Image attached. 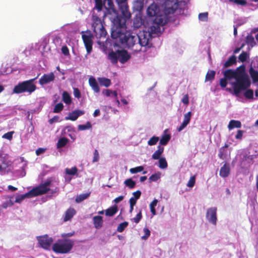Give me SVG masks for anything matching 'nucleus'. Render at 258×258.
Here are the masks:
<instances>
[{
    "label": "nucleus",
    "mask_w": 258,
    "mask_h": 258,
    "mask_svg": "<svg viewBox=\"0 0 258 258\" xmlns=\"http://www.w3.org/2000/svg\"><path fill=\"white\" fill-rule=\"evenodd\" d=\"M147 15L149 17L154 18H156L158 16H163L160 14L159 7L155 3H153L148 7Z\"/></svg>",
    "instance_id": "10"
},
{
    "label": "nucleus",
    "mask_w": 258,
    "mask_h": 258,
    "mask_svg": "<svg viewBox=\"0 0 258 258\" xmlns=\"http://www.w3.org/2000/svg\"><path fill=\"white\" fill-rule=\"evenodd\" d=\"M144 167L142 166H138L135 168H131L130 171L132 174L141 172L143 170Z\"/></svg>",
    "instance_id": "52"
},
{
    "label": "nucleus",
    "mask_w": 258,
    "mask_h": 258,
    "mask_svg": "<svg viewBox=\"0 0 258 258\" xmlns=\"http://www.w3.org/2000/svg\"><path fill=\"white\" fill-rule=\"evenodd\" d=\"M165 24L164 16H158L152 20L151 25L149 27L148 31L150 34H157L160 32V27Z\"/></svg>",
    "instance_id": "6"
},
{
    "label": "nucleus",
    "mask_w": 258,
    "mask_h": 258,
    "mask_svg": "<svg viewBox=\"0 0 258 258\" xmlns=\"http://www.w3.org/2000/svg\"><path fill=\"white\" fill-rule=\"evenodd\" d=\"M82 37L87 52L88 53H90L92 50V36L91 35L83 34Z\"/></svg>",
    "instance_id": "13"
},
{
    "label": "nucleus",
    "mask_w": 258,
    "mask_h": 258,
    "mask_svg": "<svg viewBox=\"0 0 258 258\" xmlns=\"http://www.w3.org/2000/svg\"><path fill=\"white\" fill-rule=\"evenodd\" d=\"M28 197V198H31V194H30V191L24 195H18L16 197L15 202L17 203H21L23 200L25 199V198Z\"/></svg>",
    "instance_id": "32"
},
{
    "label": "nucleus",
    "mask_w": 258,
    "mask_h": 258,
    "mask_svg": "<svg viewBox=\"0 0 258 258\" xmlns=\"http://www.w3.org/2000/svg\"><path fill=\"white\" fill-rule=\"evenodd\" d=\"M89 84L95 93H99L100 88L99 85L94 77H91L89 79Z\"/></svg>",
    "instance_id": "21"
},
{
    "label": "nucleus",
    "mask_w": 258,
    "mask_h": 258,
    "mask_svg": "<svg viewBox=\"0 0 258 258\" xmlns=\"http://www.w3.org/2000/svg\"><path fill=\"white\" fill-rule=\"evenodd\" d=\"M248 54L246 52L242 51V53L239 55V60L242 62L245 61L247 58Z\"/></svg>",
    "instance_id": "49"
},
{
    "label": "nucleus",
    "mask_w": 258,
    "mask_h": 258,
    "mask_svg": "<svg viewBox=\"0 0 258 258\" xmlns=\"http://www.w3.org/2000/svg\"><path fill=\"white\" fill-rule=\"evenodd\" d=\"M13 134H14V132H8V133L5 134L3 136V138L10 140L13 138Z\"/></svg>",
    "instance_id": "62"
},
{
    "label": "nucleus",
    "mask_w": 258,
    "mask_h": 258,
    "mask_svg": "<svg viewBox=\"0 0 258 258\" xmlns=\"http://www.w3.org/2000/svg\"><path fill=\"white\" fill-rule=\"evenodd\" d=\"M99 159V155L97 150L95 149L94 153V157L93 159V162L98 161Z\"/></svg>",
    "instance_id": "63"
},
{
    "label": "nucleus",
    "mask_w": 258,
    "mask_h": 258,
    "mask_svg": "<svg viewBox=\"0 0 258 258\" xmlns=\"http://www.w3.org/2000/svg\"><path fill=\"white\" fill-rule=\"evenodd\" d=\"M84 114V112L80 110H75L72 112L69 113L68 116L65 117L66 120L75 121L80 115Z\"/></svg>",
    "instance_id": "17"
},
{
    "label": "nucleus",
    "mask_w": 258,
    "mask_h": 258,
    "mask_svg": "<svg viewBox=\"0 0 258 258\" xmlns=\"http://www.w3.org/2000/svg\"><path fill=\"white\" fill-rule=\"evenodd\" d=\"M143 231L144 233V235L141 237V238L142 239L145 240H147L148 238L150 236L151 232L150 230L147 228H144L143 229Z\"/></svg>",
    "instance_id": "51"
},
{
    "label": "nucleus",
    "mask_w": 258,
    "mask_h": 258,
    "mask_svg": "<svg viewBox=\"0 0 258 258\" xmlns=\"http://www.w3.org/2000/svg\"><path fill=\"white\" fill-rule=\"evenodd\" d=\"M128 223L127 222H123L119 224L117 228V231L118 232H122L125 228L127 226Z\"/></svg>",
    "instance_id": "47"
},
{
    "label": "nucleus",
    "mask_w": 258,
    "mask_h": 258,
    "mask_svg": "<svg viewBox=\"0 0 258 258\" xmlns=\"http://www.w3.org/2000/svg\"><path fill=\"white\" fill-rule=\"evenodd\" d=\"M241 126V122L239 120H231L228 125L229 130H231L234 128H240Z\"/></svg>",
    "instance_id": "29"
},
{
    "label": "nucleus",
    "mask_w": 258,
    "mask_h": 258,
    "mask_svg": "<svg viewBox=\"0 0 258 258\" xmlns=\"http://www.w3.org/2000/svg\"><path fill=\"white\" fill-rule=\"evenodd\" d=\"M159 167L161 169H165L168 166L167 162L165 158L159 159Z\"/></svg>",
    "instance_id": "43"
},
{
    "label": "nucleus",
    "mask_w": 258,
    "mask_h": 258,
    "mask_svg": "<svg viewBox=\"0 0 258 258\" xmlns=\"http://www.w3.org/2000/svg\"><path fill=\"white\" fill-rule=\"evenodd\" d=\"M74 241L70 239H58L52 246V250L56 253H68L73 248Z\"/></svg>",
    "instance_id": "3"
},
{
    "label": "nucleus",
    "mask_w": 258,
    "mask_h": 258,
    "mask_svg": "<svg viewBox=\"0 0 258 258\" xmlns=\"http://www.w3.org/2000/svg\"><path fill=\"white\" fill-rule=\"evenodd\" d=\"M63 108V105L61 103H57L55 105L54 109V113H59L60 112Z\"/></svg>",
    "instance_id": "50"
},
{
    "label": "nucleus",
    "mask_w": 258,
    "mask_h": 258,
    "mask_svg": "<svg viewBox=\"0 0 258 258\" xmlns=\"http://www.w3.org/2000/svg\"><path fill=\"white\" fill-rule=\"evenodd\" d=\"M206 218L210 223L216 225L217 222V208L212 207L208 209L206 213Z\"/></svg>",
    "instance_id": "11"
},
{
    "label": "nucleus",
    "mask_w": 258,
    "mask_h": 258,
    "mask_svg": "<svg viewBox=\"0 0 258 258\" xmlns=\"http://www.w3.org/2000/svg\"><path fill=\"white\" fill-rule=\"evenodd\" d=\"M95 8L100 11L102 9V0H95Z\"/></svg>",
    "instance_id": "58"
},
{
    "label": "nucleus",
    "mask_w": 258,
    "mask_h": 258,
    "mask_svg": "<svg viewBox=\"0 0 258 258\" xmlns=\"http://www.w3.org/2000/svg\"><path fill=\"white\" fill-rule=\"evenodd\" d=\"M118 60L121 63H124L131 58V55L128 54V52L124 50H117Z\"/></svg>",
    "instance_id": "15"
},
{
    "label": "nucleus",
    "mask_w": 258,
    "mask_h": 258,
    "mask_svg": "<svg viewBox=\"0 0 258 258\" xmlns=\"http://www.w3.org/2000/svg\"><path fill=\"white\" fill-rule=\"evenodd\" d=\"M121 11V14L117 15L114 19V25L112 28L111 32L115 30L120 32H124L125 30L126 20L131 18V14L127 7H124Z\"/></svg>",
    "instance_id": "2"
},
{
    "label": "nucleus",
    "mask_w": 258,
    "mask_h": 258,
    "mask_svg": "<svg viewBox=\"0 0 258 258\" xmlns=\"http://www.w3.org/2000/svg\"><path fill=\"white\" fill-rule=\"evenodd\" d=\"M157 148V150H156L152 156V158L154 160H158L161 158L160 157L164 152V147L159 145Z\"/></svg>",
    "instance_id": "25"
},
{
    "label": "nucleus",
    "mask_w": 258,
    "mask_h": 258,
    "mask_svg": "<svg viewBox=\"0 0 258 258\" xmlns=\"http://www.w3.org/2000/svg\"><path fill=\"white\" fill-rule=\"evenodd\" d=\"M181 101L183 104L185 105H187L189 103V97L187 94L184 95L181 100Z\"/></svg>",
    "instance_id": "64"
},
{
    "label": "nucleus",
    "mask_w": 258,
    "mask_h": 258,
    "mask_svg": "<svg viewBox=\"0 0 258 258\" xmlns=\"http://www.w3.org/2000/svg\"><path fill=\"white\" fill-rule=\"evenodd\" d=\"M230 172V168L229 164L225 163L223 166L220 168L219 175L221 177L225 178L229 176Z\"/></svg>",
    "instance_id": "18"
},
{
    "label": "nucleus",
    "mask_w": 258,
    "mask_h": 258,
    "mask_svg": "<svg viewBox=\"0 0 258 258\" xmlns=\"http://www.w3.org/2000/svg\"><path fill=\"white\" fill-rule=\"evenodd\" d=\"M50 188L49 187H45L42 184H40L38 186L32 188L30 191V194H31V197H35L47 193Z\"/></svg>",
    "instance_id": "12"
},
{
    "label": "nucleus",
    "mask_w": 258,
    "mask_h": 258,
    "mask_svg": "<svg viewBox=\"0 0 258 258\" xmlns=\"http://www.w3.org/2000/svg\"><path fill=\"white\" fill-rule=\"evenodd\" d=\"M133 27L135 28H139L143 25V19L141 17L136 16L133 20Z\"/></svg>",
    "instance_id": "30"
},
{
    "label": "nucleus",
    "mask_w": 258,
    "mask_h": 258,
    "mask_svg": "<svg viewBox=\"0 0 258 258\" xmlns=\"http://www.w3.org/2000/svg\"><path fill=\"white\" fill-rule=\"evenodd\" d=\"M92 19V27L93 28V29L95 28L96 27H99L103 25L101 19L98 16L93 15Z\"/></svg>",
    "instance_id": "31"
},
{
    "label": "nucleus",
    "mask_w": 258,
    "mask_h": 258,
    "mask_svg": "<svg viewBox=\"0 0 258 258\" xmlns=\"http://www.w3.org/2000/svg\"><path fill=\"white\" fill-rule=\"evenodd\" d=\"M160 174L159 173V174L155 173L154 174H152L149 178V180L151 182H152V181H156L157 180H158V179L160 178Z\"/></svg>",
    "instance_id": "56"
},
{
    "label": "nucleus",
    "mask_w": 258,
    "mask_h": 258,
    "mask_svg": "<svg viewBox=\"0 0 258 258\" xmlns=\"http://www.w3.org/2000/svg\"><path fill=\"white\" fill-rule=\"evenodd\" d=\"M124 184L130 189L134 188L136 186V182L132 178H128L124 181Z\"/></svg>",
    "instance_id": "39"
},
{
    "label": "nucleus",
    "mask_w": 258,
    "mask_h": 258,
    "mask_svg": "<svg viewBox=\"0 0 258 258\" xmlns=\"http://www.w3.org/2000/svg\"><path fill=\"white\" fill-rule=\"evenodd\" d=\"M236 63V56L234 55L231 56L224 63V68L231 67Z\"/></svg>",
    "instance_id": "28"
},
{
    "label": "nucleus",
    "mask_w": 258,
    "mask_h": 258,
    "mask_svg": "<svg viewBox=\"0 0 258 258\" xmlns=\"http://www.w3.org/2000/svg\"><path fill=\"white\" fill-rule=\"evenodd\" d=\"M6 156L7 155H6V156H3L2 154H0V158H1V161L3 164L0 165V174L2 175L9 173L10 171V169H7V168H8L9 166V162L7 161L6 158Z\"/></svg>",
    "instance_id": "14"
},
{
    "label": "nucleus",
    "mask_w": 258,
    "mask_h": 258,
    "mask_svg": "<svg viewBox=\"0 0 258 258\" xmlns=\"http://www.w3.org/2000/svg\"><path fill=\"white\" fill-rule=\"evenodd\" d=\"M92 127V125L89 121H87L85 124H80L78 125V130L84 131L90 129Z\"/></svg>",
    "instance_id": "45"
},
{
    "label": "nucleus",
    "mask_w": 258,
    "mask_h": 258,
    "mask_svg": "<svg viewBox=\"0 0 258 258\" xmlns=\"http://www.w3.org/2000/svg\"><path fill=\"white\" fill-rule=\"evenodd\" d=\"M226 153L227 150L224 148H221L219 150L218 157L221 159H224L226 158Z\"/></svg>",
    "instance_id": "48"
},
{
    "label": "nucleus",
    "mask_w": 258,
    "mask_h": 258,
    "mask_svg": "<svg viewBox=\"0 0 258 258\" xmlns=\"http://www.w3.org/2000/svg\"><path fill=\"white\" fill-rule=\"evenodd\" d=\"M179 6L178 0H166L165 3L164 13L165 15L173 14Z\"/></svg>",
    "instance_id": "8"
},
{
    "label": "nucleus",
    "mask_w": 258,
    "mask_h": 258,
    "mask_svg": "<svg viewBox=\"0 0 258 258\" xmlns=\"http://www.w3.org/2000/svg\"><path fill=\"white\" fill-rule=\"evenodd\" d=\"M227 79L225 78L224 77L223 78H221L220 80V86L224 88H225L227 85Z\"/></svg>",
    "instance_id": "61"
},
{
    "label": "nucleus",
    "mask_w": 258,
    "mask_h": 258,
    "mask_svg": "<svg viewBox=\"0 0 258 258\" xmlns=\"http://www.w3.org/2000/svg\"><path fill=\"white\" fill-rule=\"evenodd\" d=\"M36 238L40 246L45 249H48L53 241L52 238L47 234L37 236Z\"/></svg>",
    "instance_id": "9"
},
{
    "label": "nucleus",
    "mask_w": 258,
    "mask_h": 258,
    "mask_svg": "<svg viewBox=\"0 0 258 258\" xmlns=\"http://www.w3.org/2000/svg\"><path fill=\"white\" fill-rule=\"evenodd\" d=\"M170 135L165 134L163 135L160 140V144L161 145H166L170 140Z\"/></svg>",
    "instance_id": "36"
},
{
    "label": "nucleus",
    "mask_w": 258,
    "mask_h": 258,
    "mask_svg": "<svg viewBox=\"0 0 258 258\" xmlns=\"http://www.w3.org/2000/svg\"><path fill=\"white\" fill-rule=\"evenodd\" d=\"M62 100L67 104H70L72 102L71 97L66 91H64L62 93Z\"/></svg>",
    "instance_id": "35"
},
{
    "label": "nucleus",
    "mask_w": 258,
    "mask_h": 258,
    "mask_svg": "<svg viewBox=\"0 0 258 258\" xmlns=\"http://www.w3.org/2000/svg\"><path fill=\"white\" fill-rule=\"evenodd\" d=\"M93 222L94 227L96 229H100L103 226V217L101 216H95L93 218Z\"/></svg>",
    "instance_id": "20"
},
{
    "label": "nucleus",
    "mask_w": 258,
    "mask_h": 258,
    "mask_svg": "<svg viewBox=\"0 0 258 258\" xmlns=\"http://www.w3.org/2000/svg\"><path fill=\"white\" fill-rule=\"evenodd\" d=\"M159 140V138L156 136H153L150 138V139L148 141V144L149 146H153L156 145L158 141Z\"/></svg>",
    "instance_id": "46"
},
{
    "label": "nucleus",
    "mask_w": 258,
    "mask_h": 258,
    "mask_svg": "<svg viewBox=\"0 0 258 258\" xmlns=\"http://www.w3.org/2000/svg\"><path fill=\"white\" fill-rule=\"evenodd\" d=\"M245 41L246 43L251 47L254 46L256 44L253 37L251 35H248L246 36Z\"/></svg>",
    "instance_id": "42"
},
{
    "label": "nucleus",
    "mask_w": 258,
    "mask_h": 258,
    "mask_svg": "<svg viewBox=\"0 0 258 258\" xmlns=\"http://www.w3.org/2000/svg\"><path fill=\"white\" fill-rule=\"evenodd\" d=\"M36 79L37 77L18 83L14 87L13 92L15 94H20L24 92L31 94L36 89V86L34 84V81Z\"/></svg>",
    "instance_id": "5"
},
{
    "label": "nucleus",
    "mask_w": 258,
    "mask_h": 258,
    "mask_svg": "<svg viewBox=\"0 0 258 258\" xmlns=\"http://www.w3.org/2000/svg\"><path fill=\"white\" fill-rule=\"evenodd\" d=\"M75 214L76 211L74 208H70L68 209L65 213L63 221L66 222L71 220Z\"/></svg>",
    "instance_id": "23"
},
{
    "label": "nucleus",
    "mask_w": 258,
    "mask_h": 258,
    "mask_svg": "<svg viewBox=\"0 0 258 258\" xmlns=\"http://www.w3.org/2000/svg\"><path fill=\"white\" fill-rule=\"evenodd\" d=\"M116 1L118 4L121 10H122V8H124V7H127L128 8V6L125 3L126 0H116Z\"/></svg>",
    "instance_id": "60"
},
{
    "label": "nucleus",
    "mask_w": 258,
    "mask_h": 258,
    "mask_svg": "<svg viewBox=\"0 0 258 258\" xmlns=\"http://www.w3.org/2000/svg\"><path fill=\"white\" fill-rule=\"evenodd\" d=\"M215 74L216 72L214 71H208L206 76V81H212L214 80L215 78Z\"/></svg>",
    "instance_id": "41"
},
{
    "label": "nucleus",
    "mask_w": 258,
    "mask_h": 258,
    "mask_svg": "<svg viewBox=\"0 0 258 258\" xmlns=\"http://www.w3.org/2000/svg\"><path fill=\"white\" fill-rule=\"evenodd\" d=\"M208 18V13L205 12L200 13L199 15V19L202 21H207Z\"/></svg>",
    "instance_id": "54"
},
{
    "label": "nucleus",
    "mask_w": 258,
    "mask_h": 258,
    "mask_svg": "<svg viewBox=\"0 0 258 258\" xmlns=\"http://www.w3.org/2000/svg\"><path fill=\"white\" fill-rule=\"evenodd\" d=\"M249 73L253 83H255L258 82V71L254 70L252 67H250L249 70Z\"/></svg>",
    "instance_id": "27"
},
{
    "label": "nucleus",
    "mask_w": 258,
    "mask_h": 258,
    "mask_svg": "<svg viewBox=\"0 0 258 258\" xmlns=\"http://www.w3.org/2000/svg\"><path fill=\"white\" fill-rule=\"evenodd\" d=\"M245 67L244 64H242L238 67L235 71L237 75H247V74L245 72Z\"/></svg>",
    "instance_id": "37"
},
{
    "label": "nucleus",
    "mask_w": 258,
    "mask_h": 258,
    "mask_svg": "<svg viewBox=\"0 0 258 258\" xmlns=\"http://www.w3.org/2000/svg\"><path fill=\"white\" fill-rule=\"evenodd\" d=\"M191 116V112L190 111L188 112L184 115L183 121L189 123Z\"/></svg>",
    "instance_id": "59"
},
{
    "label": "nucleus",
    "mask_w": 258,
    "mask_h": 258,
    "mask_svg": "<svg viewBox=\"0 0 258 258\" xmlns=\"http://www.w3.org/2000/svg\"><path fill=\"white\" fill-rule=\"evenodd\" d=\"M90 195V192L81 194L77 196L75 201L78 203H81V202L87 199L89 197Z\"/></svg>",
    "instance_id": "34"
},
{
    "label": "nucleus",
    "mask_w": 258,
    "mask_h": 258,
    "mask_svg": "<svg viewBox=\"0 0 258 258\" xmlns=\"http://www.w3.org/2000/svg\"><path fill=\"white\" fill-rule=\"evenodd\" d=\"M157 203L158 200L154 199L150 204V211L153 215L156 214V209L155 207L157 206Z\"/></svg>",
    "instance_id": "44"
},
{
    "label": "nucleus",
    "mask_w": 258,
    "mask_h": 258,
    "mask_svg": "<svg viewBox=\"0 0 258 258\" xmlns=\"http://www.w3.org/2000/svg\"><path fill=\"white\" fill-rule=\"evenodd\" d=\"M195 182H196V177H195V176H192L189 179V180L187 182V186L189 187H192L194 186Z\"/></svg>",
    "instance_id": "55"
},
{
    "label": "nucleus",
    "mask_w": 258,
    "mask_h": 258,
    "mask_svg": "<svg viewBox=\"0 0 258 258\" xmlns=\"http://www.w3.org/2000/svg\"><path fill=\"white\" fill-rule=\"evenodd\" d=\"M118 211V207L115 205L105 210V215L111 217L114 215Z\"/></svg>",
    "instance_id": "24"
},
{
    "label": "nucleus",
    "mask_w": 258,
    "mask_h": 258,
    "mask_svg": "<svg viewBox=\"0 0 258 258\" xmlns=\"http://www.w3.org/2000/svg\"><path fill=\"white\" fill-rule=\"evenodd\" d=\"M244 96L248 99H252L253 96V91L251 89H248L246 90L244 93Z\"/></svg>",
    "instance_id": "53"
},
{
    "label": "nucleus",
    "mask_w": 258,
    "mask_h": 258,
    "mask_svg": "<svg viewBox=\"0 0 258 258\" xmlns=\"http://www.w3.org/2000/svg\"><path fill=\"white\" fill-rule=\"evenodd\" d=\"M118 53L117 50L116 51H111L108 54V59L110 60L112 63L115 64L117 62L118 60Z\"/></svg>",
    "instance_id": "26"
},
{
    "label": "nucleus",
    "mask_w": 258,
    "mask_h": 258,
    "mask_svg": "<svg viewBox=\"0 0 258 258\" xmlns=\"http://www.w3.org/2000/svg\"><path fill=\"white\" fill-rule=\"evenodd\" d=\"M251 83L248 75H238L235 81L231 83L234 94L238 95L242 91L246 90L250 86Z\"/></svg>",
    "instance_id": "4"
},
{
    "label": "nucleus",
    "mask_w": 258,
    "mask_h": 258,
    "mask_svg": "<svg viewBox=\"0 0 258 258\" xmlns=\"http://www.w3.org/2000/svg\"><path fill=\"white\" fill-rule=\"evenodd\" d=\"M99 83L101 85L104 86L106 87H109L111 85V81L110 79L101 78L99 79Z\"/></svg>",
    "instance_id": "38"
},
{
    "label": "nucleus",
    "mask_w": 258,
    "mask_h": 258,
    "mask_svg": "<svg viewBox=\"0 0 258 258\" xmlns=\"http://www.w3.org/2000/svg\"><path fill=\"white\" fill-rule=\"evenodd\" d=\"M142 218V211L140 210L139 211V212L137 214L136 217L133 219V220H134V221L137 224L140 222V221L141 220Z\"/></svg>",
    "instance_id": "57"
},
{
    "label": "nucleus",
    "mask_w": 258,
    "mask_h": 258,
    "mask_svg": "<svg viewBox=\"0 0 258 258\" xmlns=\"http://www.w3.org/2000/svg\"><path fill=\"white\" fill-rule=\"evenodd\" d=\"M69 140L66 138H61L57 143V148H61L64 147L68 143Z\"/></svg>",
    "instance_id": "33"
},
{
    "label": "nucleus",
    "mask_w": 258,
    "mask_h": 258,
    "mask_svg": "<svg viewBox=\"0 0 258 258\" xmlns=\"http://www.w3.org/2000/svg\"><path fill=\"white\" fill-rule=\"evenodd\" d=\"M55 76L53 73L49 74H44L39 79V82L41 85H43L53 81Z\"/></svg>",
    "instance_id": "16"
},
{
    "label": "nucleus",
    "mask_w": 258,
    "mask_h": 258,
    "mask_svg": "<svg viewBox=\"0 0 258 258\" xmlns=\"http://www.w3.org/2000/svg\"><path fill=\"white\" fill-rule=\"evenodd\" d=\"M137 36L139 38H138V44L140 47H151L149 43L151 35L149 32L140 31L137 34Z\"/></svg>",
    "instance_id": "7"
},
{
    "label": "nucleus",
    "mask_w": 258,
    "mask_h": 258,
    "mask_svg": "<svg viewBox=\"0 0 258 258\" xmlns=\"http://www.w3.org/2000/svg\"><path fill=\"white\" fill-rule=\"evenodd\" d=\"M237 76V75L235 71L231 69L227 70L224 72V77L228 80L233 78L235 80Z\"/></svg>",
    "instance_id": "22"
},
{
    "label": "nucleus",
    "mask_w": 258,
    "mask_h": 258,
    "mask_svg": "<svg viewBox=\"0 0 258 258\" xmlns=\"http://www.w3.org/2000/svg\"><path fill=\"white\" fill-rule=\"evenodd\" d=\"M78 169L76 166L72 167V168H67L65 169V172L66 174L71 175H75L77 174Z\"/></svg>",
    "instance_id": "40"
},
{
    "label": "nucleus",
    "mask_w": 258,
    "mask_h": 258,
    "mask_svg": "<svg viewBox=\"0 0 258 258\" xmlns=\"http://www.w3.org/2000/svg\"><path fill=\"white\" fill-rule=\"evenodd\" d=\"M111 36L113 39H116V41L121 44L126 45L128 48H133L138 45V38L137 35H133L132 33L120 32L119 30H114L111 32Z\"/></svg>",
    "instance_id": "1"
},
{
    "label": "nucleus",
    "mask_w": 258,
    "mask_h": 258,
    "mask_svg": "<svg viewBox=\"0 0 258 258\" xmlns=\"http://www.w3.org/2000/svg\"><path fill=\"white\" fill-rule=\"evenodd\" d=\"M93 31L97 38L105 37L107 35V32L103 25L93 29Z\"/></svg>",
    "instance_id": "19"
}]
</instances>
